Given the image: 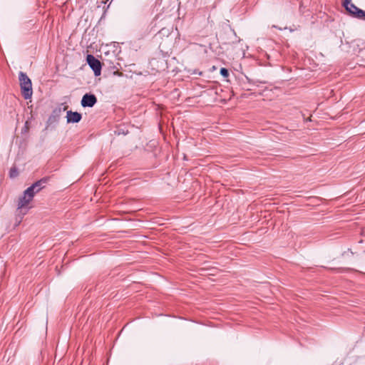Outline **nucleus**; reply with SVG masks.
<instances>
[{
  "label": "nucleus",
  "mask_w": 365,
  "mask_h": 365,
  "mask_svg": "<svg viewBox=\"0 0 365 365\" xmlns=\"http://www.w3.org/2000/svg\"><path fill=\"white\" fill-rule=\"evenodd\" d=\"M34 195L27 192V189L24 192L23 196H21L18 202V210H21L26 207L29 203L32 200Z\"/></svg>",
  "instance_id": "5"
},
{
  "label": "nucleus",
  "mask_w": 365,
  "mask_h": 365,
  "mask_svg": "<svg viewBox=\"0 0 365 365\" xmlns=\"http://www.w3.org/2000/svg\"><path fill=\"white\" fill-rule=\"evenodd\" d=\"M19 80L24 98L26 100L29 99L33 93L31 79L29 78L26 73L20 71L19 73Z\"/></svg>",
  "instance_id": "1"
},
{
  "label": "nucleus",
  "mask_w": 365,
  "mask_h": 365,
  "mask_svg": "<svg viewBox=\"0 0 365 365\" xmlns=\"http://www.w3.org/2000/svg\"><path fill=\"white\" fill-rule=\"evenodd\" d=\"M87 63L89 66L92 68L94 72L95 76H98L101 74V63L99 60L95 58L93 55H88Z\"/></svg>",
  "instance_id": "2"
},
{
  "label": "nucleus",
  "mask_w": 365,
  "mask_h": 365,
  "mask_svg": "<svg viewBox=\"0 0 365 365\" xmlns=\"http://www.w3.org/2000/svg\"><path fill=\"white\" fill-rule=\"evenodd\" d=\"M66 118L68 123H75L81 120L82 115L80 113L68 110L66 113Z\"/></svg>",
  "instance_id": "7"
},
{
  "label": "nucleus",
  "mask_w": 365,
  "mask_h": 365,
  "mask_svg": "<svg viewBox=\"0 0 365 365\" xmlns=\"http://www.w3.org/2000/svg\"><path fill=\"white\" fill-rule=\"evenodd\" d=\"M11 178H16L18 175V171L16 168H11L9 172Z\"/></svg>",
  "instance_id": "9"
},
{
  "label": "nucleus",
  "mask_w": 365,
  "mask_h": 365,
  "mask_svg": "<svg viewBox=\"0 0 365 365\" xmlns=\"http://www.w3.org/2000/svg\"><path fill=\"white\" fill-rule=\"evenodd\" d=\"M48 178H43L37 182H34L32 185L27 188V192L32 193L35 195L36 193H38L41 191L44 187L45 185L48 182Z\"/></svg>",
  "instance_id": "3"
},
{
  "label": "nucleus",
  "mask_w": 365,
  "mask_h": 365,
  "mask_svg": "<svg viewBox=\"0 0 365 365\" xmlns=\"http://www.w3.org/2000/svg\"><path fill=\"white\" fill-rule=\"evenodd\" d=\"M351 0H344V3H343V5L344 7H346L348 6L349 5L351 4L352 3H351Z\"/></svg>",
  "instance_id": "12"
},
{
  "label": "nucleus",
  "mask_w": 365,
  "mask_h": 365,
  "mask_svg": "<svg viewBox=\"0 0 365 365\" xmlns=\"http://www.w3.org/2000/svg\"><path fill=\"white\" fill-rule=\"evenodd\" d=\"M97 102V98L95 95L86 93L81 100V106L83 107H93Z\"/></svg>",
  "instance_id": "6"
},
{
  "label": "nucleus",
  "mask_w": 365,
  "mask_h": 365,
  "mask_svg": "<svg viewBox=\"0 0 365 365\" xmlns=\"http://www.w3.org/2000/svg\"><path fill=\"white\" fill-rule=\"evenodd\" d=\"M220 74H221L223 77L227 78V77H228V76H229V71H228V70H227V68H222L220 69Z\"/></svg>",
  "instance_id": "10"
},
{
  "label": "nucleus",
  "mask_w": 365,
  "mask_h": 365,
  "mask_svg": "<svg viewBox=\"0 0 365 365\" xmlns=\"http://www.w3.org/2000/svg\"><path fill=\"white\" fill-rule=\"evenodd\" d=\"M34 195L27 192V189L24 192L23 196H21L18 202V210H21L26 207L29 203L32 200Z\"/></svg>",
  "instance_id": "4"
},
{
  "label": "nucleus",
  "mask_w": 365,
  "mask_h": 365,
  "mask_svg": "<svg viewBox=\"0 0 365 365\" xmlns=\"http://www.w3.org/2000/svg\"><path fill=\"white\" fill-rule=\"evenodd\" d=\"M346 10L354 17H357L359 14H363V10L356 7L354 4L345 7Z\"/></svg>",
  "instance_id": "8"
},
{
  "label": "nucleus",
  "mask_w": 365,
  "mask_h": 365,
  "mask_svg": "<svg viewBox=\"0 0 365 365\" xmlns=\"http://www.w3.org/2000/svg\"><path fill=\"white\" fill-rule=\"evenodd\" d=\"M356 18L365 20V11H363V14H359Z\"/></svg>",
  "instance_id": "11"
}]
</instances>
